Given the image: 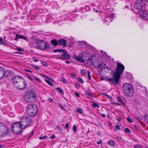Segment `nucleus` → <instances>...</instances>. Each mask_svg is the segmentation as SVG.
<instances>
[{
	"instance_id": "5701e85b",
	"label": "nucleus",
	"mask_w": 148,
	"mask_h": 148,
	"mask_svg": "<svg viewBox=\"0 0 148 148\" xmlns=\"http://www.w3.org/2000/svg\"><path fill=\"white\" fill-rule=\"evenodd\" d=\"M93 60V57L92 56H90V58H89L88 59L86 60V61L88 62H90L92 64L93 63L92 60Z\"/></svg>"
},
{
	"instance_id": "473e14b6",
	"label": "nucleus",
	"mask_w": 148,
	"mask_h": 148,
	"mask_svg": "<svg viewBox=\"0 0 148 148\" xmlns=\"http://www.w3.org/2000/svg\"><path fill=\"white\" fill-rule=\"evenodd\" d=\"M124 132L127 133H129L131 132L130 130L128 128H125L124 129Z\"/></svg>"
},
{
	"instance_id": "2f4dec72",
	"label": "nucleus",
	"mask_w": 148,
	"mask_h": 148,
	"mask_svg": "<svg viewBox=\"0 0 148 148\" xmlns=\"http://www.w3.org/2000/svg\"><path fill=\"white\" fill-rule=\"evenodd\" d=\"M76 112L80 114H82L83 113L82 109L80 108L77 109Z\"/></svg>"
},
{
	"instance_id": "6e6552de",
	"label": "nucleus",
	"mask_w": 148,
	"mask_h": 148,
	"mask_svg": "<svg viewBox=\"0 0 148 148\" xmlns=\"http://www.w3.org/2000/svg\"><path fill=\"white\" fill-rule=\"evenodd\" d=\"M124 70V66L121 63H118L116 65V70L115 73L111 71L112 73L120 78L121 75L123 73Z\"/></svg>"
},
{
	"instance_id": "bb28decb",
	"label": "nucleus",
	"mask_w": 148,
	"mask_h": 148,
	"mask_svg": "<svg viewBox=\"0 0 148 148\" xmlns=\"http://www.w3.org/2000/svg\"><path fill=\"white\" fill-rule=\"evenodd\" d=\"M109 144L111 146H113L115 145L114 142L112 140H110L108 141Z\"/></svg>"
},
{
	"instance_id": "f257e3e1",
	"label": "nucleus",
	"mask_w": 148,
	"mask_h": 148,
	"mask_svg": "<svg viewBox=\"0 0 148 148\" xmlns=\"http://www.w3.org/2000/svg\"><path fill=\"white\" fill-rule=\"evenodd\" d=\"M12 83L17 89L23 90L25 88L26 82L21 76H14L12 79Z\"/></svg>"
},
{
	"instance_id": "e2e57ef3",
	"label": "nucleus",
	"mask_w": 148,
	"mask_h": 148,
	"mask_svg": "<svg viewBox=\"0 0 148 148\" xmlns=\"http://www.w3.org/2000/svg\"><path fill=\"white\" fill-rule=\"evenodd\" d=\"M17 50H18V51H23V50H22V49H21V48H18Z\"/></svg>"
},
{
	"instance_id": "052dcab7",
	"label": "nucleus",
	"mask_w": 148,
	"mask_h": 148,
	"mask_svg": "<svg viewBox=\"0 0 148 148\" xmlns=\"http://www.w3.org/2000/svg\"><path fill=\"white\" fill-rule=\"evenodd\" d=\"M32 134L29 136V138H30V137H31L32 136L34 132H32Z\"/></svg>"
},
{
	"instance_id": "8fccbe9b",
	"label": "nucleus",
	"mask_w": 148,
	"mask_h": 148,
	"mask_svg": "<svg viewBox=\"0 0 148 148\" xmlns=\"http://www.w3.org/2000/svg\"><path fill=\"white\" fill-rule=\"evenodd\" d=\"M42 64L43 65L45 66H46L47 65V64L44 62H42Z\"/></svg>"
},
{
	"instance_id": "f03ea898",
	"label": "nucleus",
	"mask_w": 148,
	"mask_h": 148,
	"mask_svg": "<svg viewBox=\"0 0 148 148\" xmlns=\"http://www.w3.org/2000/svg\"><path fill=\"white\" fill-rule=\"evenodd\" d=\"M122 89L125 96L131 97L133 96L134 90L132 86L130 84L127 83L123 84L122 87Z\"/></svg>"
},
{
	"instance_id": "412c9836",
	"label": "nucleus",
	"mask_w": 148,
	"mask_h": 148,
	"mask_svg": "<svg viewBox=\"0 0 148 148\" xmlns=\"http://www.w3.org/2000/svg\"><path fill=\"white\" fill-rule=\"evenodd\" d=\"M45 80L46 82L51 86H53V84L51 82V81H52V79H51L49 78L48 79H46Z\"/></svg>"
},
{
	"instance_id": "3c124183",
	"label": "nucleus",
	"mask_w": 148,
	"mask_h": 148,
	"mask_svg": "<svg viewBox=\"0 0 148 148\" xmlns=\"http://www.w3.org/2000/svg\"><path fill=\"white\" fill-rule=\"evenodd\" d=\"M59 107L61 109L64 110V109L63 108V107L62 105L60 104H58Z\"/></svg>"
},
{
	"instance_id": "f704fd0d",
	"label": "nucleus",
	"mask_w": 148,
	"mask_h": 148,
	"mask_svg": "<svg viewBox=\"0 0 148 148\" xmlns=\"http://www.w3.org/2000/svg\"><path fill=\"white\" fill-rule=\"evenodd\" d=\"M77 129V126L75 125H74L73 127V130L75 133Z\"/></svg>"
},
{
	"instance_id": "f8f14e48",
	"label": "nucleus",
	"mask_w": 148,
	"mask_h": 148,
	"mask_svg": "<svg viewBox=\"0 0 148 148\" xmlns=\"http://www.w3.org/2000/svg\"><path fill=\"white\" fill-rule=\"evenodd\" d=\"M140 16L144 18L145 20H147L148 19V12L147 11H142L141 13L138 14Z\"/></svg>"
},
{
	"instance_id": "423d86ee",
	"label": "nucleus",
	"mask_w": 148,
	"mask_h": 148,
	"mask_svg": "<svg viewBox=\"0 0 148 148\" xmlns=\"http://www.w3.org/2000/svg\"><path fill=\"white\" fill-rule=\"evenodd\" d=\"M145 5V3L142 0H137L135 4V12L138 14V13H141Z\"/></svg>"
},
{
	"instance_id": "ea45409f",
	"label": "nucleus",
	"mask_w": 148,
	"mask_h": 148,
	"mask_svg": "<svg viewBox=\"0 0 148 148\" xmlns=\"http://www.w3.org/2000/svg\"><path fill=\"white\" fill-rule=\"evenodd\" d=\"M32 67L36 70L38 71L39 69L38 67L36 66L32 65Z\"/></svg>"
},
{
	"instance_id": "4be33fe9",
	"label": "nucleus",
	"mask_w": 148,
	"mask_h": 148,
	"mask_svg": "<svg viewBox=\"0 0 148 148\" xmlns=\"http://www.w3.org/2000/svg\"><path fill=\"white\" fill-rule=\"evenodd\" d=\"M112 19H110L108 17L107 15H106V16L104 18L103 21L104 22L106 23L107 22H110L111 21H112Z\"/></svg>"
},
{
	"instance_id": "774afa93",
	"label": "nucleus",
	"mask_w": 148,
	"mask_h": 148,
	"mask_svg": "<svg viewBox=\"0 0 148 148\" xmlns=\"http://www.w3.org/2000/svg\"><path fill=\"white\" fill-rule=\"evenodd\" d=\"M0 148H4V146L3 145H0Z\"/></svg>"
},
{
	"instance_id": "de8ad7c7",
	"label": "nucleus",
	"mask_w": 148,
	"mask_h": 148,
	"mask_svg": "<svg viewBox=\"0 0 148 148\" xmlns=\"http://www.w3.org/2000/svg\"><path fill=\"white\" fill-rule=\"evenodd\" d=\"M79 84L77 83H76L75 86L76 88H78L79 87Z\"/></svg>"
},
{
	"instance_id": "7c9ffc66",
	"label": "nucleus",
	"mask_w": 148,
	"mask_h": 148,
	"mask_svg": "<svg viewBox=\"0 0 148 148\" xmlns=\"http://www.w3.org/2000/svg\"><path fill=\"white\" fill-rule=\"evenodd\" d=\"M107 16L110 19H112L114 16V14H111L110 15H107Z\"/></svg>"
},
{
	"instance_id": "864d4df0",
	"label": "nucleus",
	"mask_w": 148,
	"mask_h": 148,
	"mask_svg": "<svg viewBox=\"0 0 148 148\" xmlns=\"http://www.w3.org/2000/svg\"><path fill=\"white\" fill-rule=\"evenodd\" d=\"M134 147L135 148H142L141 147L138 145H135Z\"/></svg>"
},
{
	"instance_id": "6e6d98bb",
	"label": "nucleus",
	"mask_w": 148,
	"mask_h": 148,
	"mask_svg": "<svg viewBox=\"0 0 148 148\" xmlns=\"http://www.w3.org/2000/svg\"><path fill=\"white\" fill-rule=\"evenodd\" d=\"M97 62H93V63H92V64L93 66L94 67V64L95 65H97Z\"/></svg>"
},
{
	"instance_id": "a19ab883",
	"label": "nucleus",
	"mask_w": 148,
	"mask_h": 148,
	"mask_svg": "<svg viewBox=\"0 0 148 148\" xmlns=\"http://www.w3.org/2000/svg\"><path fill=\"white\" fill-rule=\"evenodd\" d=\"M34 79L37 82L41 83L40 80L37 77H35Z\"/></svg>"
},
{
	"instance_id": "0eeeda50",
	"label": "nucleus",
	"mask_w": 148,
	"mask_h": 148,
	"mask_svg": "<svg viewBox=\"0 0 148 148\" xmlns=\"http://www.w3.org/2000/svg\"><path fill=\"white\" fill-rule=\"evenodd\" d=\"M23 128L20 123L18 122L14 123L12 126L11 130L14 133L18 134H20Z\"/></svg>"
},
{
	"instance_id": "a18cd8bd",
	"label": "nucleus",
	"mask_w": 148,
	"mask_h": 148,
	"mask_svg": "<svg viewBox=\"0 0 148 148\" xmlns=\"http://www.w3.org/2000/svg\"><path fill=\"white\" fill-rule=\"evenodd\" d=\"M127 119L128 120V121L130 123H132V119H130L129 117H127Z\"/></svg>"
},
{
	"instance_id": "5fc2aeb1",
	"label": "nucleus",
	"mask_w": 148,
	"mask_h": 148,
	"mask_svg": "<svg viewBox=\"0 0 148 148\" xmlns=\"http://www.w3.org/2000/svg\"><path fill=\"white\" fill-rule=\"evenodd\" d=\"M47 137L46 136H43V137H40L39 138V139L40 140H41V139H43L45 138H47Z\"/></svg>"
},
{
	"instance_id": "680f3d73",
	"label": "nucleus",
	"mask_w": 148,
	"mask_h": 148,
	"mask_svg": "<svg viewBox=\"0 0 148 148\" xmlns=\"http://www.w3.org/2000/svg\"><path fill=\"white\" fill-rule=\"evenodd\" d=\"M49 100L50 101V102H51V101H53V99H51L50 98H49Z\"/></svg>"
},
{
	"instance_id": "39448f33",
	"label": "nucleus",
	"mask_w": 148,
	"mask_h": 148,
	"mask_svg": "<svg viewBox=\"0 0 148 148\" xmlns=\"http://www.w3.org/2000/svg\"><path fill=\"white\" fill-rule=\"evenodd\" d=\"M35 44L38 48L41 49L48 50L50 48L49 45L42 40H37L35 42Z\"/></svg>"
},
{
	"instance_id": "72a5a7b5",
	"label": "nucleus",
	"mask_w": 148,
	"mask_h": 148,
	"mask_svg": "<svg viewBox=\"0 0 148 148\" xmlns=\"http://www.w3.org/2000/svg\"><path fill=\"white\" fill-rule=\"evenodd\" d=\"M117 99L118 100V101L120 102V103L122 104H123V101L121 100V98L119 97H117Z\"/></svg>"
},
{
	"instance_id": "a211bd4d",
	"label": "nucleus",
	"mask_w": 148,
	"mask_h": 148,
	"mask_svg": "<svg viewBox=\"0 0 148 148\" xmlns=\"http://www.w3.org/2000/svg\"><path fill=\"white\" fill-rule=\"evenodd\" d=\"M106 69L109 71L111 70V69L109 67L106 66V64H104L103 66L100 69V71L102 72L103 71V69Z\"/></svg>"
},
{
	"instance_id": "58836bf2",
	"label": "nucleus",
	"mask_w": 148,
	"mask_h": 148,
	"mask_svg": "<svg viewBox=\"0 0 148 148\" xmlns=\"http://www.w3.org/2000/svg\"><path fill=\"white\" fill-rule=\"evenodd\" d=\"M87 75L88 76V79L89 80H90L91 77L90 76V72L89 71H88V74H87Z\"/></svg>"
},
{
	"instance_id": "4c0bfd02",
	"label": "nucleus",
	"mask_w": 148,
	"mask_h": 148,
	"mask_svg": "<svg viewBox=\"0 0 148 148\" xmlns=\"http://www.w3.org/2000/svg\"><path fill=\"white\" fill-rule=\"evenodd\" d=\"M86 95L91 97H92V96L91 95V93L89 92H86Z\"/></svg>"
},
{
	"instance_id": "c85d7f7f",
	"label": "nucleus",
	"mask_w": 148,
	"mask_h": 148,
	"mask_svg": "<svg viewBox=\"0 0 148 148\" xmlns=\"http://www.w3.org/2000/svg\"><path fill=\"white\" fill-rule=\"evenodd\" d=\"M77 80L82 84H83L84 82L82 79L80 77H77Z\"/></svg>"
},
{
	"instance_id": "dca6fc26",
	"label": "nucleus",
	"mask_w": 148,
	"mask_h": 148,
	"mask_svg": "<svg viewBox=\"0 0 148 148\" xmlns=\"http://www.w3.org/2000/svg\"><path fill=\"white\" fill-rule=\"evenodd\" d=\"M62 53H63L62 54V56L63 57V59H69L70 56L66 53L65 51L63 50L62 51Z\"/></svg>"
},
{
	"instance_id": "20e7f679",
	"label": "nucleus",
	"mask_w": 148,
	"mask_h": 148,
	"mask_svg": "<svg viewBox=\"0 0 148 148\" xmlns=\"http://www.w3.org/2000/svg\"><path fill=\"white\" fill-rule=\"evenodd\" d=\"M37 108L36 105L31 104L28 106L27 112L28 116H34L37 114Z\"/></svg>"
},
{
	"instance_id": "f3484780",
	"label": "nucleus",
	"mask_w": 148,
	"mask_h": 148,
	"mask_svg": "<svg viewBox=\"0 0 148 148\" xmlns=\"http://www.w3.org/2000/svg\"><path fill=\"white\" fill-rule=\"evenodd\" d=\"M4 76H6V75L5 74L4 71L2 68L0 66V79L2 78Z\"/></svg>"
},
{
	"instance_id": "9d476101",
	"label": "nucleus",
	"mask_w": 148,
	"mask_h": 148,
	"mask_svg": "<svg viewBox=\"0 0 148 148\" xmlns=\"http://www.w3.org/2000/svg\"><path fill=\"white\" fill-rule=\"evenodd\" d=\"M19 122L23 129L31 125L32 123L31 119L29 118L26 117H23Z\"/></svg>"
},
{
	"instance_id": "cd10ccee",
	"label": "nucleus",
	"mask_w": 148,
	"mask_h": 148,
	"mask_svg": "<svg viewBox=\"0 0 148 148\" xmlns=\"http://www.w3.org/2000/svg\"><path fill=\"white\" fill-rule=\"evenodd\" d=\"M121 126L120 125H116V126L115 127L114 130L115 131H116L117 130H119L120 129L119 127Z\"/></svg>"
},
{
	"instance_id": "ddd939ff",
	"label": "nucleus",
	"mask_w": 148,
	"mask_h": 148,
	"mask_svg": "<svg viewBox=\"0 0 148 148\" xmlns=\"http://www.w3.org/2000/svg\"><path fill=\"white\" fill-rule=\"evenodd\" d=\"M19 38L21 39H23L26 40H28V39L27 38L22 35H20L17 34H16V37L14 38V40L18 41Z\"/></svg>"
},
{
	"instance_id": "aec40b11",
	"label": "nucleus",
	"mask_w": 148,
	"mask_h": 148,
	"mask_svg": "<svg viewBox=\"0 0 148 148\" xmlns=\"http://www.w3.org/2000/svg\"><path fill=\"white\" fill-rule=\"evenodd\" d=\"M51 42L52 45L55 46H57L59 44L58 42L56 39H53L51 41Z\"/></svg>"
},
{
	"instance_id": "a878e982",
	"label": "nucleus",
	"mask_w": 148,
	"mask_h": 148,
	"mask_svg": "<svg viewBox=\"0 0 148 148\" xmlns=\"http://www.w3.org/2000/svg\"><path fill=\"white\" fill-rule=\"evenodd\" d=\"M56 89L62 95H63L64 94V92L63 90L59 87H57L56 88Z\"/></svg>"
},
{
	"instance_id": "9b49d317",
	"label": "nucleus",
	"mask_w": 148,
	"mask_h": 148,
	"mask_svg": "<svg viewBox=\"0 0 148 148\" xmlns=\"http://www.w3.org/2000/svg\"><path fill=\"white\" fill-rule=\"evenodd\" d=\"M113 79L109 78L107 79L108 81L109 82L112 83L114 85L118 84L120 78L114 74H113Z\"/></svg>"
},
{
	"instance_id": "7ed1b4c3",
	"label": "nucleus",
	"mask_w": 148,
	"mask_h": 148,
	"mask_svg": "<svg viewBox=\"0 0 148 148\" xmlns=\"http://www.w3.org/2000/svg\"><path fill=\"white\" fill-rule=\"evenodd\" d=\"M26 101L31 103H34L36 100V95L33 91H28L24 96Z\"/></svg>"
},
{
	"instance_id": "603ef678",
	"label": "nucleus",
	"mask_w": 148,
	"mask_h": 148,
	"mask_svg": "<svg viewBox=\"0 0 148 148\" xmlns=\"http://www.w3.org/2000/svg\"><path fill=\"white\" fill-rule=\"evenodd\" d=\"M74 93L78 97H79L80 96L79 94L77 92H75Z\"/></svg>"
},
{
	"instance_id": "b1692460",
	"label": "nucleus",
	"mask_w": 148,
	"mask_h": 148,
	"mask_svg": "<svg viewBox=\"0 0 148 148\" xmlns=\"http://www.w3.org/2000/svg\"><path fill=\"white\" fill-rule=\"evenodd\" d=\"M144 120L148 123V114H146L144 115Z\"/></svg>"
},
{
	"instance_id": "c9c22d12",
	"label": "nucleus",
	"mask_w": 148,
	"mask_h": 148,
	"mask_svg": "<svg viewBox=\"0 0 148 148\" xmlns=\"http://www.w3.org/2000/svg\"><path fill=\"white\" fill-rule=\"evenodd\" d=\"M81 73L83 76L85 75L86 74L85 71L84 69H82L81 70Z\"/></svg>"
},
{
	"instance_id": "c03bdc74",
	"label": "nucleus",
	"mask_w": 148,
	"mask_h": 148,
	"mask_svg": "<svg viewBox=\"0 0 148 148\" xmlns=\"http://www.w3.org/2000/svg\"><path fill=\"white\" fill-rule=\"evenodd\" d=\"M63 50L62 49H56L54 51V52H62V51Z\"/></svg>"
},
{
	"instance_id": "c756f323",
	"label": "nucleus",
	"mask_w": 148,
	"mask_h": 148,
	"mask_svg": "<svg viewBox=\"0 0 148 148\" xmlns=\"http://www.w3.org/2000/svg\"><path fill=\"white\" fill-rule=\"evenodd\" d=\"M92 106L94 108L97 107L98 108H99L100 107V105L99 104L96 103H93L92 104Z\"/></svg>"
},
{
	"instance_id": "e433bc0d",
	"label": "nucleus",
	"mask_w": 148,
	"mask_h": 148,
	"mask_svg": "<svg viewBox=\"0 0 148 148\" xmlns=\"http://www.w3.org/2000/svg\"><path fill=\"white\" fill-rule=\"evenodd\" d=\"M117 139L118 140H119L120 141H121L122 142H123L124 141V139H122L121 137H117Z\"/></svg>"
},
{
	"instance_id": "37998d69",
	"label": "nucleus",
	"mask_w": 148,
	"mask_h": 148,
	"mask_svg": "<svg viewBox=\"0 0 148 148\" xmlns=\"http://www.w3.org/2000/svg\"><path fill=\"white\" fill-rule=\"evenodd\" d=\"M56 129L60 132H61V129L60 127L59 126H57L56 127Z\"/></svg>"
},
{
	"instance_id": "4468645a",
	"label": "nucleus",
	"mask_w": 148,
	"mask_h": 148,
	"mask_svg": "<svg viewBox=\"0 0 148 148\" xmlns=\"http://www.w3.org/2000/svg\"><path fill=\"white\" fill-rule=\"evenodd\" d=\"M59 44L62 45L64 47L66 46L67 44V41L66 40H64L63 39H61L58 40Z\"/></svg>"
},
{
	"instance_id": "0e129e2a",
	"label": "nucleus",
	"mask_w": 148,
	"mask_h": 148,
	"mask_svg": "<svg viewBox=\"0 0 148 148\" xmlns=\"http://www.w3.org/2000/svg\"><path fill=\"white\" fill-rule=\"evenodd\" d=\"M0 43L1 44L3 45H5V43L4 42H3L2 41V42H0Z\"/></svg>"
},
{
	"instance_id": "4d7b16f0",
	"label": "nucleus",
	"mask_w": 148,
	"mask_h": 148,
	"mask_svg": "<svg viewBox=\"0 0 148 148\" xmlns=\"http://www.w3.org/2000/svg\"><path fill=\"white\" fill-rule=\"evenodd\" d=\"M122 119L120 118H118L117 119V120L119 121V122H121Z\"/></svg>"
},
{
	"instance_id": "2eb2a0df",
	"label": "nucleus",
	"mask_w": 148,
	"mask_h": 148,
	"mask_svg": "<svg viewBox=\"0 0 148 148\" xmlns=\"http://www.w3.org/2000/svg\"><path fill=\"white\" fill-rule=\"evenodd\" d=\"M80 55H80L79 56H78L76 55H74L73 56V58L76 60L80 62H84V60L83 59L82 57Z\"/></svg>"
},
{
	"instance_id": "338daca9",
	"label": "nucleus",
	"mask_w": 148,
	"mask_h": 148,
	"mask_svg": "<svg viewBox=\"0 0 148 148\" xmlns=\"http://www.w3.org/2000/svg\"><path fill=\"white\" fill-rule=\"evenodd\" d=\"M100 114L102 116L105 117L106 116V115L105 114Z\"/></svg>"
},
{
	"instance_id": "6ab92c4d",
	"label": "nucleus",
	"mask_w": 148,
	"mask_h": 148,
	"mask_svg": "<svg viewBox=\"0 0 148 148\" xmlns=\"http://www.w3.org/2000/svg\"><path fill=\"white\" fill-rule=\"evenodd\" d=\"M103 64V61H101L98 62V65L94 64V67L98 69Z\"/></svg>"
},
{
	"instance_id": "79ce46f5",
	"label": "nucleus",
	"mask_w": 148,
	"mask_h": 148,
	"mask_svg": "<svg viewBox=\"0 0 148 148\" xmlns=\"http://www.w3.org/2000/svg\"><path fill=\"white\" fill-rule=\"evenodd\" d=\"M41 76H42L44 78L46 79H49V78L47 76L43 74L41 75Z\"/></svg>"
},
{
	"instance_id": "69168bd1",
	"label": "nucleus",
	"mask_w": 148,
	"mask_h": 148,
	"mask_svg": "<svg viewBox=\"0 0 148 148\" xmlns=\"http://www.w3.org/2000/svg\"><path fill=\"white\" fill-rule=\"evenodd\" d=\"M33 60L34 62H37L38 61V60L37 59H34Z\"/></svg>"
},
{
	"instance_id": "49530a36",
	"label": "nucleus",
	"mask_w": 148,
	"mask_h": 148,
	"mask_svg": "<svg viewBox=\"0 0 148 148\" xmlns=\"http://www.w3.org/2000/svg\"><path fill=\"white\" fill-rule=\"evenodd\" d=\"M69 123H67L66 124L65 126V127L66 129H69Z\"/></svg>"
},
{
	"instance_id": "13d9d810",
	"label": "nucleus",
	"mask_w": 148,
	"mask_h": 148,
	"mask_svg": "<svg viewBox=\"0 0 148 148\" xmlns=\"http://www.w3.org/2000/svg\"><path fill=\"white\" fill-rule=\"evenodd\" d=\"M55 137V134H53L51 136V138L52 139H54Z\"/></svg>"
},
{
	"instance_id": "bf43d9fd",
	"label": "nucleus",
	"mask_w": 148,
	"mask_h": 148,
	"mask_svg": "<svg viewBox=\"0 0 148 148\" xmlns=\"http://www.w3.org/2000/svg\"><path fill=\"white\" fill-rule=\"evenodd\" d=\"M97 143L98 144H101L102 143V141L101 140H100L99 141L97 142Z\"/></svg>"
},
{
	"instance_id": "393cba45",
	"label": "nucleus",
	"mask_w": 148,
	"mask_h": 148,
	"mask_svg": "<svg viewBox=\"0 0 148 148\" xmlns=\"http://www.w3.org/2000/svg\"><path fill=\"white\" fill-rule=\"evenodd\" d=\"M80 55H81L82 56H85V55H86V57L87 56H88L90 55V53H88L87 52H82L81 54H80Z\"/></svg>"
},
{
	"instance_id": "1a4fd4ad",
	"label": "nucleus",
	"mask_w": 148,
	"mask_h": 148,
	"mask_svg": "<svg viewBox=\"0 0 148 148\" xmlns=\"http://www.w3.org/2000/svg\"><path fill=\"white\" fill-rule=\"evenodd\" d=\"M10 132V129L5 125L0 123V137L7 135Z\"/></svg>"
},
{
	"instance_id": "09e8293b",
	"label": "nucleus",
	"mask_w": 148,
	"mask_h": 148,
	"mask_svg": "<svg viewBox=\"0 0 148 148\" xmlns=\"http://www.w3.org/2000/svg\"><path fill=\"white\" fill-rule=\"evenodd\" d=\"M61 81L64 83H66V81L64 78H62V79Z\"/></svg>"
}]
</instances>
